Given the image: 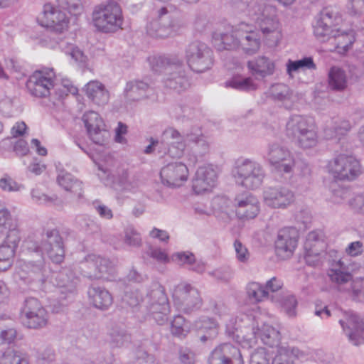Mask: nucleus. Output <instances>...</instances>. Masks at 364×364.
Listing matches in <instances>:
<instances>
[{
  "label": "nucleus",
  "instance_id": "bf43d9fd",
  "mask_svg": "<svg viewBox=\"0 0 364 364\" xmlns=\"http://www.w3.org/2000/svg\"><path fill=\"white\" fill-rule=\"evenodd\" d=\"M171 260L178 265H190L195 262V255L188 251L178 252L171 256Z\"/></svg>",
  "mask_w": 364,
  "mask_h": 364
},
{
  "label": "nucleus",
  "instance_id": "49530a36",
  "mask_svg": "<svg viewBox=\"0 0 364 364\" xmlns=\"http://www.w3.org/2000/svg\"><path fill=\"white\" fill-rule=\"evenodd\" d=\"M324 247V235L321 229H315L309 232L306 237L304 249Z\"/></svg>",
  "mask_w": 364,
  "mask_h": 364
},
{
  "label": "nucleus",
  "instance_id": "423d86ee",
  "mask_svg": "<svg viewBox=\"0 0 364 364\" xmlns=\"http://www.w3.org/2000/svg\"><path fill=\"white\" fill-rule=\"evenodd\" d=\"M181 140V133L175 128L168 127L163 131L159 140L150 138V144L145 148L144 153L151 154L156 149L161 156L181 158L185 151L184 143Z\"/></svg>",
  "mask_w": 364,
  "mask_h": 364
},
{
  "label": "nucleus",
  "instance_id": "0eeeda50",
  "mask_svg": "<svg viewBox=\"0 0 364 364\" xmlns=\"http://www.w3.org/2000/svg\"><path fill=\"white\" fill-rule=\"evenodd\" d=\"M124 18L120 5L114 1L96 6L92 11V22L103 33L115 32L122 28Z\"/></svg>",
  "mask_w": 364,
  "mask_h": 364
},
{
  "label": "nucleus",
  "instance_id": "8fccbe9b",
  "mask_svg": "<svg viewBox=\"0 0 364 364\" xmlns=\"http://www.w3.org/2000/svg\"><path fill=\"white\" fill-rule=\"evenodd\" d=\"M239 23L236 25L231 33H225L221 36V41L226 50L236 49L240 48V39L238 36Z\"/></svg>",
  "mask_w": 364,
  "mask_h": 364
},
{
  "label": "nucleus",
  "instance_id": "4c0bfd02",
  "mask_svg": "<svg viewBox=\"0 0 364 364\" xmlns=\"http://www.w3.org/2000/svg\"><path fill=\"white\" fill-rule=\"evenodd\" d=\"M351 125L347 120H336L331 126L324 129V136L327 139H338L345 136L350 129Z\"/></svg>",
  "mask_w": 364,
  "mask_h": 364
},
{
  "label": "nucleus",
  "instance_id": "3c124183",
  "mask_svg": "<svg viewBox=\"0 0 364 364\" xmlns=\"http://www.w3.org/2000/svg\"><path fill=\"white\" fill-rule=\"evenodd\" d=\"M16 247L14 245L2 243L0 245V260L4 262V267H0V271L7 270L12 264Z\"/></svg>",
  "mask_w": 364,
  "mask_h": 364
},
{
  "label": "nucleus",
  "instance_id": "6e6552de",
  "mask_svg": "<svg viewBox=\"0 0 364 364\" xmlns=\"http://www.w3.org/2000/svg\"><path fill=\"white\" fill-rule=\"evenodd\" d=\"M146 308L159 325L167 323L170 306L164 288L159 283L151 285L146 294Z\"/></svg>",
  "mask_w": 364,
  "mask_h": 364
},
{
  "label": "nucleus",
  "instance_id": "5701e85b",
  "mask_svg": "<svg viewBox=\"0 0 364 364\" xmlns=\"http://www.w3.org/2000/svg\"><path fill=\"white\" fill-rule=\"evenodd\" d=\"M88 267H95L94 272H85L90 279H109L114 274V266L109 259L96 255H89L87 259Z\"/></svg>",
  "mask_w": 364,
  "mask_h": 364
},
{
  "label": "nucleus",
  "instance_id": "ea45409f",
  "mask_svg": "<svg viewBox=\"0 0 364 364\" xmlns=\"http://www.w3.org/2000/svg\"><path fill=\"white\" fill-rule=\"evenodd\" d=\"M136 187V183L129 180L128 171L124 169L118 172L113 181V188L119 193L132 192Z\"/></svg>",
  "mask_w": 364,
  "mask_h": 364
},
{
  "label": "nucleus",
  "instance_id": "a18cd8bd",
  "mask_svg": "<svg viewBox=\"0 0 364 364\" xmlns=\"http://www.w3.org/2000/svg\"><path fill=\"white\" fill-rule=\"evenodd\" d=\"M0 364H28V360L21 352L9 348L0 357Z\"/></svg>",
  "mask_w": 364,
  "mask_h": 364
},
{
  "label": "nucleus",
  "instance_id": "5fc2aeb1",
  "mask_svg": "<svg viewBox=\"0 0 364 364\" xmlns=\"http://www.w3.org/2000/svg\"><path fill=\"white\" fill-rule=\"evenodd\" d=\"M104 127L99 126L97 129L87 131L90 138L96 144L103 145L109 137V132Z\"/></svg>",
  "mask_w": 364,
  "mask_h": 364
},
{
  "label": "nucleus",
  "instance_id": "680f3d73",
  "mask_svg": "<svg viewBox=\"0 0 364 364\" xmlns=\"http://www.w3.org/2000/svg\"><path fill=\"white\" fill-rule=\"evenodd\" d=\"M305 250L304 259L306 263L309 266H316L321 262V248H307Z\"/></svg>",
  "mask_w": 364,
  "mask_h": 364
},
{
  "label": "nucleus",
  "instance_id": "9d476101",
  "mask_svg": "<svg viewBox=\"0 0 364 364\" xmlns=\"http://www.w3.org/2000/svg\"><path fill=\"white\" fill-rule=\"evenodd\" d=\"M174 306L182 313L189 314L202 306L203 301L199 291L188 284H179L173 289Z\"/></svg>",
  "mask_w": 364,
  "mask_h": 364
},
{
  "label": "nucleus",
  "instance_id": "37998d69",
  "mask_svg": "<svg viewBox=\"0 0 364 364\" xmlns=\"http://www.w3.org/2000/svg\"><path fill=\"white\" fill-rule=\"evenodd\" d=\"M286 67L287 73L290 76L293 73L298 72L300 70H315L316 68V65L311 57H304L296 60L289 59L287 62Z\"/></svg>",
  "mask_w": 364,
  "mask_h": 364
},
{
  "label": "nucleus",
  "instance_id": "864d4df0",
  "mask_svg": "<svg viewBox=\"0 0 364 364\" xmlns=\"http://www.w3.org/2000/svg\"><path fill=\"white\" fill-rule=\"evenodd\" d=\"M146 255L160 264H167L171 261V257L168 253L158 247L150 245L146 250Z\"/></svg>",
  "mask_w": 364,
  "mask_h": 364
},
{
  "label": "nucleus",
  "instance_id": "1a4fd4ad",
  "mask_svg": "<svg viewBox=\"0 0 364 364\" xmlns=\"http://www.w3.org/2000/svg\"><path fill=\"white\" fill-rule=\"evenodd\" d=\"M185 57L190 68L196 73L205 72L213 65L212 50L200 41H194L186 46Z\"/></svg>",
  "mask_w": 364,
  "mask_h": 364
},
{
  "label": "nucleus",
  "instance_id": "bb28decb",
  "mask_svg": "<svg viewBox=\"0 0 364 364\" xmlns=\"http://www.w3.org/2000/svg\"><path fill=\"white\" fill-rule=\"evenodd\" d=\"M163 82L166 88L180 92L189 87V82L181 60L179 65L173 67V70L167 73L164 76Z\"/></svg>",
  "mask_w": 364,
  "mask_h": 364
},
{
  "label": "nucleus",
  "instance_id": "393cba45",
  "mask_svg": "<svg viewBox=\"0 0 364 364\" xmlns=\"http://www.w3.org/2000/svg\"><path fill=\"white\" fill-rule=\"evenodd\" d=\"M217 173L211 166H201L196 171L192 182L193 191L200 194L210 191L216 184Z\"/></svg>",
  "mask_w": 364,
  "mask_h": 364
},
{
  "label": "nucleus",
  "instance_id": "39448f33",
  "mask_svg": "<svg viewBox=\"0 0 364 364\" xmlns=\"http://www.w3.org/2000/svg\"><path fill=\"white\" fill-rule=\"evenodd\" d=\"M232 174L238 185L254 190L262 184L265 171L259 162L250 159L240 158L234 164Z\"/></svg>",
  "mask_w": 364,
  "mask_h": 364
},
{
  "label": "nucleus",
  "instance_id": "a878e982",
  "mask_svg": "<svg viewBox=\"0 0 364 364\" xmlns=\"http://www.w3.org/2000/svg\"><path fill=\"white\" fill-rule=\"evenodd\" d=\"M43 18V26L52 28L57 33H63L68 28L69 20L65 13L54 8L51 4L44 6Z\"/></svg>",
  "mask_w": 364,
  "mask_h": 364
},
{
  "label": "nucleus",
  "instance_id": "7ed1b4c3",
  "mask_svg": "<svg viewBox=\"0 0 364 364\" xmlns=\"http://www.w3.org/2000/svg\"><path fill=\"white\" fill-rule=\"evenodd\" d=\"M156 18L146 26L147 33L153 38H164L175 36L183 27V23L177 17V9L168 4L156 11Z\"/></svg>",
  "mask_w": 364,
  "mask_h": 364
},
{
  "label": "nucleus",
  "instance_id": "f8f14e48",
  "mask_svg": "<svg viewBox=\"0 0 364 364\" xmlns=\"http://www.w3.org/2000/svg\"><path fill=\"white\" fill-rule=\"evenodd\" d=\"M328 168L339 180L353 181L361 173L360 161L351 155L339 154L329 162Z\"/></svg>",
  "mask_w": 364,
  "mask_h": 364
},
{
  "label": "nucleus",
  "instance_id": "e2e57ef3",
  "mask_svg": "<svg viewBox=\"0 0 364 364\" xmlns=\"http://www.w3.org/2000/svg\"><path fill=\"white\" fill-rule=\"evenodd\" d=\"M351 196V192L349 189L341 187L334 184L332 186V197L331 200L333 203H340L343 200L348 198Z\"/></svg>",
  "mask_w": 364,
  "mask_h": 364
},
{
  "label": "nucleus",
  "instance_id": "dca6fc26",
  "mask_svg": "<svg viewBox=\"0 0 364 364\" xmlns=\"http://www.w3.org/2000/svg\"><path fill=\"white\" fill-rule=\"evenodd\" d=\"M338 322L348 340L355 346L364 343V323L358 315L351 311L341 312Z\"/></svg>",
  "mask_w": 364,
  "mask_h": 364
},
{
  "label": "nucleus",
  "instance_id": "9b49d317",
  "mask_svg": "<svg viewBox=\"0 0 364 364\" xmlns=\"http://www.w3.org/2000/svg\"><path fill=\"white\" fill-rule=\"evenodd\" d=\"M23 323L30 328H39L46 326L48 314L40 301L33 297L25 299L20 311Z\"/></svg>",
  "mask_w": 364,
  "mask_h": 364
},
{
  "label": "nucleus",
  "instance_id": "473e14b6",
  "mask_svg": "<svg viewBox=\"0 0 364 364\" xmlns=\"http://www.w3.org/2000/svg\"><path fill=\"white\" fill-rule=\"evenodd\" d=\"M247 68L253 75L264 77L272 75L274 70V64L268 58L260 56L247 62Z\"/></svg>",
  "mask_w": 364,
  "mask_h": 364
},
{
  "label": "nucleus",
  "instance_id": "ddd939ff",
  "mask_svg": "<svg viewBox=\"0 0 364 364\" xmlns=\"http://www.w3.org/2000/svg\"><path fill=\"white\" fill-rule=\"evenodd\" d=\"M29 242H26V247L28 250L38 253L46 252L53 262L61 263L65 257V250L62 237L59 235L58 229L48 230L46 232V241L41 246L33 245V247L29 245Z\"/></svg>",
  "mask_w": 364,
  "mask_h": 364
},
{
  "label": "nucleus",
  "instance_id": "4468645a",
  "mask_svg": "<svg viewBox=\"0 0 364 364\" xmlns=\"http://www.w3.org/2000/svg\"><path fill=\"white\" fill-rule=\"evenodd\" d=\"M267 159L277 173L291 174V170L294 165V156L286 147L277 143L269 144Z\"/></svg>",
  "mask_w": 364,
  "mask_h": 364
},
{
  "label": "nucleus",
  "instance_id": "4d7b16f0",
  "mask_svg": "<svg viewBox=\"0 0 364 364\" xmlns=\"http://www.w3.org/2000/svg\"><path fill=\"white\" fill-rule=\"evenodd\" d=\"M134 364H157L154 355L149 354L141 346L135 350Z\"/></svg>",
  "mask_w": 364,
  "mask_h": 364
},
{
  "label": "nucleus",
  "instance_id": "cd10ccee",
  "mask_svg": "<svg viewBox=\"0 0 364 364\" xmlns=\"http://www.w3.org/2000/svg\"><path fill=\"white\" fill-rule=\"evenodd\" d=\"M333 25V12L328 9H323L316 16L315 23L313 25L314 36L318 41L321 42L326 41L331 33Z\"/></svg>",
  "mask_w": 364,
  "mask_h": 364
},
{
  "label": "nucleus",
  "instance_id": "774afa93",
  "mask_svg": "<svg viewBox=\"0 0 364 364\" xmlns=\"http://www.w3.org/2000/svg\"><path fill=\"white\" fill-rule=\"evenodd\" d=\"M270 358L264 348L256 350L251 355L250 364H269Z\"/></svg>",
  "mask_w": 364,
  "mask_h": 364
},
{
  "label": "nucleus",
  "instance_id": "052dcab7",
  "mask_svg": "<svg viewBox=\"0 0 364 364\" xmlns=\"http://www.w3.org/2000/svg\"><path fill=\"white\" fill-rule=\"evenodd\" d=\"M58 5L63 9L68 10L73 15H77L82 10L80 0H56Z\"/></svg>",
  "mask_w": 364,
  "mask_h": 364
},
{
  "label": "nucleus",
  "instance_id": "a19ab883",
  "mask_svg": "<svg viewBox=\"0 0 364 364\" xmlns=\"http://www.w3.org/2000/svg\"><path fill=\"white\" fill-rule=\"evenodd\" d=\"M328 85L333 90H344L347 87V79L345 72L336 67L331 68L328 73Z\"/></svg>",
  "mask_w": 364,
  "mask_h": 364
},
{
  "label": "nucleus",
  "instance_id": "b1692460",
  "mask_svg": "<svg viewBox=\"0 0 364 364\" xmlns=\"http://www.w3.org/2000/svg\"><path fill=\"white\" fill-rule=\"evenodd\" d=\"M237 207L235 213L240 220H246L255 218L259 213V202L252 194L245 193L235 198Z\"/></svg>",
  "mask_w": 364,
  "mask_h": 364
},
{
  "label": "nucleus",
  "instance_id": "0e129e2a",
  "mask_svg": "<svg viewBox=\"0 0 364 364\" xmlns=\"http://www.w3.org/2000/svg\"><path fill=\"white\" fill-rule=\"evenodd\" d=\"M208 274L217 280L224 283L229 282L233 277V272L228 267L217 269Z\"/></svg>",
  "mask_w": 364,
  "mask_h": 364
},
{
  "label": "nucleus",
  "instance_id": "f03ea898",
  "mask_svg": "<svg viewBox=\"0 0 364 364\" xmlns=\"http://www.w3.org/2000/svg\"><path fill=\"white\" fill-rule=\"evenodd\" d=\"M328 276L338 291L351 290L354 301L364 302V279L353 280L350 268L342 259L332 262Z\"/></svg>",
  "mask_w": 364,
  "mask_h": 364
},
{
  "label": "nucleus",
  "instance_id": "20e7f679",
  "mask_svg": "<svg viewBox=\"0 0 364 364\" xmlns=\"http://www.w3.org/2000/svg\"><path fill=\"white\" fill-rule=\"evenodd\" d=\"M286 132L302 149L313 148L318 143L316 125L310 117L299 114L291 115L287 122Z\"/></svg>",
  "mask_w": 364,
  "mask_h": 364
},
{
  "label": "nucleus",
  "instance_id": "f3484780",
  "mask_svg": "<svg viewBox=\"0 0 364 364\" xmlns=\"http://www.w3.org/2000/svg\"><path fill=\"white\" fill-rule=\"evenodd\" d=\"M188 174L187 166L181 161L168 163L160 171L163 184L172 188L182 186L188 180Z\"/></svg>",
  "mask_w": 364,
  "mask_h": 364
},
{
  "label": "nucleus",
  "instance_id": "e433bc0d",
  "mask_svg": "<svg viewBox=\"0 0 364 364\" xmlns=\"http://www.w3.org/2000/svg\"><path fill=\"white\" fill-rule=\"evenodd\" d=\"M272 97L279 102H282L287 108H290L294 100L292 90L285 84L278 83L272 85L270 88Z\"/></svg>",
  "mask_w": 364,
  "mask_h": 364
},
{
  "label": "nucleus",
  "instance_id": "c756f323",
  "mask_svg": "<svg viewBox=\"0 0 364 364\" xmlns=\"http://www.w3.org/2000/svg\"><path fill=\"white\" fill-rule=\"evenodd\" d=\"M181 60L172 55H153L148 58L151 70L155 73H164L165 75L173 70L174 66L179 65Z\"/></svg>",
  "mask_w": 364,
  "mask_h": 364
},
{
  "label": "nucleus",
  "instance_id": "69168bd1",
  "mask_svg": "<svg viewBox=\"0 0 364 364\" xmlns=\"http://www.w3.org/2000/svg\"><path fill=\"white\" fill-rule=\"evenodd\" d=\"M234 247L236 252V258L242 263L248 262L250 255L247 247L242 242L236 240L234 242Z\"/></svg>",
  "mask_w": 364,
  "mask_h": 364
},
{
  "label": "nucleus",
  "instance_id": "13d9d810",
  "mask_svg": "<svg viewBox=\"0 0 364 364\" xmlns=\"http://www.w3.org/2000/svg\"><path fill=\"white\" fill-rule=\"evenodd\" d=\"M123 301L129 306L134 308L138 306L143 301V296L139 291L136 289H130L126 291L123 296Z\"/></svg>",
  "mask_w": 364,
  "mask_h": 364
},
{
  "label": "nucleus",
  "instance_id": "6ab92c4d",
  "mask_svg": "<svg viewBox=\"0 0 364 364\" xmlns=\"http://www.w3.org/2000/svg\"><path fill=\"white\" fill-rule=\"evenodd\" d=\"M209 364H243V359L238 348L229 343H222L215 347L208 358Z\"/></svg>",
  "mask_w": 364,
  "mask_h": 364
},
{
  "label": "nucleus",
  "instance_id": "72a5a7b5",
  "mask_svg": "<svg viewBox=\"0 0 364 364\" xmlns=\"http://www.w3.org/2000/svg\"><path fill=\"white\" fill-rule=\"evenodd\" d=\"M272 299L278 304L281 310L289 318H294L296 314L298 305L295 296L289 293H282L279 295H272Z\"/></svg>",
  "mask_w": 364,
  "mask_h": 364
},
{
  "label": "nucleus",
  "instance_id": "f257e3e1",
  "mask_svg": "<svg viewBox=\"0 0 364 364\" xmlns=\"http://www.w3.org/2000/svg\"><path fill=\"white\" fill-rule=\"evenodd\" d=\"M277 13L274 6L255 4L249 14L269 46H277L282 38V25Z\"/></svg>",
  "mask_w": 364,
  "mask_h": 364
},
{
  "label": "nucleus",
  "instance_id": "c03bdc74",
  "mask_svg": "<svg viewBox=\"0 0 364 364\" xmlns=\"http://www.w3.org/2000/svg\"><path fill=\"white\" fill-rule=\"evenodd\" d=\"M246 292L249 300L252 303L262 301L268 297V291L263 285L258 282H250L247 285Z\"/></svg>",
  "mask_w": 364,
  "mask_h": 364
},
{
  "label": "nucleus",
  "instance_id": "c9c22d12",
  "mask_svg": "<svg viewBox=\"0 0 364 364\" xmlns=\"http://www.w3.org/2000/svg\"><path fill=\"white\" fill-rule=\"evenodd\" d=\"M57 181L59 186L63 187L65 191L73 193L79 198L82 197V182L75 178L71 173L63 171L60 172L57 177Z\"/></svg>",
  "mask_w": 364,
  "mask_h": 364
},
{
  "label": "nucleus",
  "instance_id": "412c9836",
  "mask_svg": "<svg viewBox=\"0 0 364 364\" xmlns=\"http://www.w3.org/2000/svg\"><path fill=\"white\" fill-rule=\"evenodd\" d=\"M298 238V229H279L275 241L277 255L282 259L291 257L296 247Z\"/></svg>",
  "mask_w": 364,
  "mask_h": 364
},
{
  "label": "nucleus",
  "instance_id": "de8ad7c7",
  "mask_svg": "<svg viewBox=\"0 0 364 364\" xmlns=\"http://www.w3.org/2000/svg\"><path fill=\"white\" fill-rule=\"evenodd\" d=\"M111 343L115 347H122L130 341V335L122 326H114L110 331Z\"/></svg>",
  "mask_w": 364,
  "mask_h": 364
},
{
  "label": "nucleus",
  "instance_id": "79ce46f5",
  "mask_svg": "<svg viewBox=\"0 0 364 364\" xmlns=\"http://www.w3.org/2000/svg\"><path fill=\"white\" fill-rule=\"evenodd\" d=\"M262 342L270 347L277 346L281 339L279 331L269 324H264L259 330Z\"/></svg>",
  "mask_w": 364,
  "mask_h": 364
},
{
  "label": "nucleus",
  "instance_id": "58836bf2",
  "mask_svg": "<svg viewBox=\"0 0 364 364\" xmlns=\"http://www.w3.org/2000/svg\"><path fill=\"white\" fill-rule=\"evenodd\" d=\"M225 86L242 92H250L257 89V85L251 77L240 75L233 76L230 80L226 81Z\"/></svg>",
  "mask_w": 364,
  "mask_h": 364
},
{
  "label": "nucleus",
  "instance_id": "603ef678",
  "mask_svg": "<svg viewBox=\"0 0 364 364\" xmlns=\"http://www.w3.org/2000/svg\"><path fill=\"white\" fill-rule=\"evenodd\" d=\"M87 131L92 129H97L99 126H105V124L99 114L94 111L85 112L82 118Z\"/></svg>",
  "mask_w": 364,
  "mask_h": 364
},
{
  "label": "nucleus",
  "instance_id": "aec40b11",
  "mask_svg": "<svg viewBox=\"0 0 364 364\" xmlns=\"http://www.w3.org/2000/svg\"><path fill=\"white\" fill-rule=\"evenodd\" d=\"M240 48L247 55L256 53L261 45V37L259 31L253 25L240 22L239 23Z\"/></svg>",
  "mask_w": 364,
  "mask_h": 364
},
{
  "label": "nucleus",
  "instance_id": "f704fd0d",
  "mask_svg": "<svg viewBox=\"0 0 364 364\" xmlns=\"http://www.w3.org/2000/svg\"><path fill=\"white\" fill-rule=\"evenodd\" d=\"M149 88L148 83L141 80H134L127 83L124 92L128 100L137 101L146 96Z\"/></svg>",
  "mask_w": 364,
  "mask_h": 364
},
{
  "label": "nucleus",
  "instance_id": "a211bd4d",
  "mask_svg": "<svg viewBox=\"0 0 364 364\" xmlns=\"http://www.w3.org/2000/svg\"><path fill=\"white\" fill-rule=\"evenodd\" d=\"M264 203L273 208H286L294 201V193L288 187H267L263 192Z\"/></svg>",
  "mask_w": 364,
  "mask_h": 364
},
{
  "label": "nucleus",
  "instance_id": "2f4dec72",
  "mask_svg": "<svg viewBox=\"0 0 364 364\" xmlns=\"http://www.w3.org/2000/svg\"><path fill=\"white\" fill-rule=\"evenodd\" d=\"M304 353L298 348L289 346H280L277 348L272 364H294L295 359L304 358Z\"/></svg>",
  "mask_w": 364,
  "mask_h": 364
},
{
  "label": "nucleus",
  "instance_id": "6e6d98bb",
  "mask_svg": "<svg viewBox=\"0 0 364 364\" xmlns=\"http://www.w3.org/2000/svg\"><path fill=\"white\" fill-rule=\"evenodd\" d=\"M311 168L308 163L302 159H295L294 158V165L292 166L291 173H294L302 178H308L311 175Z\"/></svg>",
  "mask_w": 364,
  "mask_h": 364
},
{
  "label": "nucleus",
  "instance_id": "338daca9",
  "mask_svg": "<svg viewBox=\"0 0 364 364\" xmlns=\"http://www.w3.org/2000/svg\"><path fill=\"white\" fill-rule=\"evenodd\" d=\"M0 188L4 191L12 192L19 191L21 186L11 177L5 175L0 179Z\"/></svg>",
  "mask_w": 364,
  "mask_h": 364
},
{
  "label": "nucleus",
  "instance_id": "09e8293b",
  "mask_svg": "<svg viewBox=\"0 0 364 364\" xmlns=\"http://www.w3.org/2000/svg\"><path fill=\"white\" fill-rule=\"evenodd\" d=\"M171 332L173 336L183 338L189 332V328L183 316H175L171 323Z\"/></svg>",
  "mask_w": 364,
  "mask_h": 364
},
{
  "label": "nucleus",
  "instance_id": "2eb2a0df",
  "mask_svg": "<svg viewBox=\"0 0 364 364\" xmlns=\"http://www.w3.org/2000/svg\"><path fill=\"white\" fill-rule=\"evenodd\" d=\"M53 76V69L49 72L37 70L30 76L26 82V87L33 96L40 98L47 97L52 95V89L55 86Z\"/></svg>",
  "mask_w": 364,
  "mask_h": 364
},
{
  "label": "nucleus",
  "instance_id": "c85d7f7f",
  "mask_svg": "<svg viewBox=\"0 0 364 364\" xmlns=\"http://www.w3.org/2000/svg\"><path fill=\"white\" fill-rule=\"evenodd\" d=\"M87 294L90 303L96 309L107 310L113 303L112 296L103 287L91 286Z\"/></svg>",
  "mask_w": 364,
  "mask_h": 364
},
{
  "label": "nucleus",
  "instance_id": "4be33fe9",
  "mask_svg": "<svg viewBox=\"0 0 364 364\" xmlns=\"http://www.w3.org/2000/svg\"><path fill=\"white\" fill-rule=\"evenodd\" d=\"M55 279L59 289L60 301L73 300L77 293V285L79 283V279L73 270L63 269L56 273Z\"/></svg>",
  "mask_w": 364,
  "mask_h": 364
},
{
  "label": "nucleus",
  "instance_id": "7c9ffc66",
  "mask_svg": "<svg viewBox=\"0 0 364 364\" xmlns=\"http://www.w3.org/2000/svg\"><path fill=\"white\" fill-rule=\"evenodd\" d=\"M87 97L97 105L107 104L109 99V92L105 85L98 81H90L85 85Z\"/></svg>",
  "mask_w": 364,
  "mask_h": 364
}]
</instances>
